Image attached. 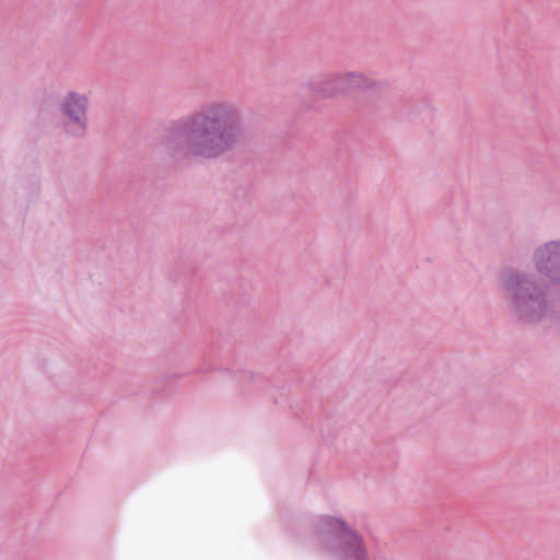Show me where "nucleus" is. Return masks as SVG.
I'll use <instances>...</instances> for the list:
<instances>
[{
	"label": "nucleus",
	"instance_id": "obj_2",
	"mask_svg": "<svg viewBox=\"0 0 560 560\" xmlns=\"http://www.w3.org/2000/svg\"><path fill=\"white\" fill-rule=\"evenodd\" d=\"M535 273L510 268L501 276L505 302L515 318L523 323L536 324L552 312L549 287Z\"/></svg>",
	"mask_w": 560,
	"mask_h": 560
},
{
	"label": "nucleus",
	"instance_id": "obj_6",
	"mask_svg": "<svg viewBox=\"0 0 560 560\" xmlns=\"http://www.w3.org/2000/svg\"><path fill=\"white\" fill-rule=\"evenodd\" d=\"M532 264L537 275L560 287V237L537 245L532 254Z\"/></svg>",
	"mask_w": 560,
	"mask_h": 560
},
{
	"label": "nucleus",
	"instance_id": "obj_5",
	"mask_svg": "<svg viewBox=\"0 0 560 560\" xmlns=\"http://www.w3.org/2000/svg\"><path fill=\"white\" fill-rule=\"evenodd\" d=\"M89 96L75 91L67 92L59 102L58 109L66 119L68 132L75 138H83L88 132Z\"/></svg>",
	"mask_w": 560,
	"mask_h": 560
},
{
	"label": "nucleus",
	"instance_id": "obj_4",
	"mask_svg": "<svg viewBox=\"0 0 560 560\" xmlns=\"http://www.w3.org/2000/svg\"><path fill=\"white\" fill-rule=\"evenodd\" d=\"M366 86H369V80L360 72L320 73L304 85L310 93L318 98H331Z\"/></svg>",
	"mask_w": 560,
	"mask_h": 560
},
{
	"label": "nucleus",
	"instance_id": "obj_1",
	"mask_svg": "<svg viewBox=\"0 0 560 560\" xmlns=\"http://www.w3.org/2000/svg\"><path fill=\"white\" fill-rule=\"evenodd\" d=\"M241 105L230 98H215L172 121L162 145L174 160L187 158L211 161L234 150L244 139Z\"/></svg>",
	"mask_w": 560,
	"mask_h": 560
},
{
	"label": "nucleus",
	"instance_id": "obj_3",
	"mask_svg": "<svg viewBox=\"0 0 560 560\" xmlns=\"http://www.w3.org/2000/svg\"><path fill=\"white\" fill-rule=\"evenodd\" d=\"M311 529L319 548L338 560H370L362 535L343 520L322 515L311 523Z\"/></svg>",
	"mask_w": 560,
	"mask_h": 560
}]
</instances>
